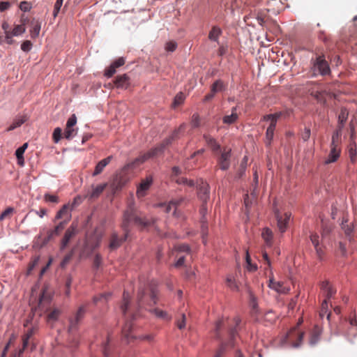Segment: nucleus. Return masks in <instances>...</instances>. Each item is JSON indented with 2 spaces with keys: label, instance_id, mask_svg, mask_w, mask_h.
Returning a JSON list of instances; mask_svg holds the SVG:
<instances>
[{
  "label": "nucleus",
  "instance_id": "f257e3e1",
  "mask_svg": "<svg viewBox=\"0 0 357 357\" xmlns=\"http://www.w3.org/2000/svg\"><path fill=\"white\" fill-rule=\"evenodd\" d=\"M157 286L158 284L154 280L147 284L141 283L137 293V303L135 306L130 303L129 294L125 291L123 292V302L120 307L123 314L134 318L138 309L156 304L158 301Z\"/></svg>",
  "mask_w": 357,
  "mask_h": 357
},
{
  "label": "nucleus",
  "instance_id": "f03ea898",
  "mask_svg": "<svg viewBox=\"0 0 357 357\" xmlns=\"http://www.w3.org/2000/svg\"><path fill=\"white\" fill-rule=\"evenodd\" d=\"M140 227L141 228H146L155 222L153 218H141L137 216L133 208H128L123 213V222L121 228L123 231V234L119 236L116 232H113L111 234L109 239V248L111 250L119 248L122 243L127 239L130 231L129 226L130 223Z\"/></svg>",
  "mask_w": 357,
  "mask_h": 357
},
{
  "label": "nucleus",
  "instance_id": "7ed1b4c3",
  "mask_svg": "<svg viewBox=\"0 0 357 357\" xmlns=\"http://www.w3.org/2000/svg\"><path fill=\"white\" fill-rule=\"evenodd\" d=\"M185 124L181 125L179 128L177 130H176L169 137L165 139L160 145L139 155L138 158L135 159V160H133L132 162L128 163L127 165H126L124 167V169L135 168V167L139 166V165L144 163L148 159L155 157L158 155L159 153H162L165 148L169 144H170L172 142L175 138L177 137L178 134L180 132L183 131L185 130Z\"/></svg>",
  "mask_w": 357,
  "mask_h": 357
},
{
  "label": "nucleus",
  "instance_id": "20e7f679",
  "mask_svg": "<svg viewBox=\"0 0 357 357\" xmlns=\"http://www.w3.org/2000/svg\"><path fill=\"white\" fill-rule=\"evenodd\" d=\"M311 64L312 67L310 70L313 76L318 75L324 76L331 73L329 64L325 59L324 55L317 56L315 59L312 58L311 59Z\"/></svg>",
  "mask_w": 357,
  "mask_h": 357
},
{
  "label": "nucleus",
  "instance_id": "39448f33",
  "mask_svg": "<svg viewBox=\"0 0 357 357\" xmlns=\"http://www.w3.org/2000/svg\"><path fill=\"white\" fill-rule=\"evenodd\" d=\"M340 131L335 132L332 136V141L331 143V150L328 157L324 161L325 165H328L336 162L340 156L341 149L340 146Z\"/></svg>",
  "mask_w": 357,
  "mask_h": 357
},
{
  "label": "nucleus",
  "instance_id": "423d86ee",
  "mask_svg": "<svg viewBox=\"0 0 357 357\" xmlns=\"http://www.w3.org/2000/svg\"><path fill=\"white\" fill-rule=\"evenodd\" d=\"M280 116V113H275L273 114L266 115L263 117V119L264 121H270V125L267 128L266 132L265 143L267 146H270L271 144V142L274 136V131L276 127V124Z\"/></svg>",
  "mask_w": 357,
  "mask_h": 357
},
{
  "label": "nucleus",
  "instance_id": "0eeeda50",
  "mask_svg": "<svg viewBox=\"0 0 357 357\" xmlns=\"http://www.w3.org/2000/svg\"><path fill=\"white\" fill-rule=\"evenodd\" d=\"M217 158V166L222 171L227 170L230 167L231 149L228 147L222 148L215 154Z\"/></svg>",
  "mask_w": 357,
  "mask_h": 357
},
{
  "label": "nucleus",
  "instance_id": "6e6552de",
  "mask_svg": "<svg viewBox=\"0 0 357 357\" xmlns=\"http://www.w3.org/2000/svg\"><path fill=\"white\" fill-rule=\"evenodd\" d=\"M297 326L292 328L284 337V343H289L293 347H298L301 344L304 333L298 331Z\"/></svg>",
  "mask_w": 357,
  "mask_h": 357
},
{
  "label": "nucleus",
  "instance_id": "1a4fd4ad",
  "mask_svg": "<svg viewBox=\"0 0 357 357\" xmlns=\"http://www.w3.org/2000/svg\"><path fill=\"white\" fill-rule=\"evenodd\" d=\"M86 308L87 304L80 306L78 308L77 311L74 314V316L70 318L68 332L70 335H73L74 331H76L77 330L79 322L82 320L85 315Z\"/></svg>",
  "mask_w": 357,
  "mask_h": 357
},
{
  "label": "nucleus",
  "instance_id": "9d476101",
  "mask_svg": "<svg viewBox=\"0 0 357 357\" xmlns=\"http://www.w3.org/2000/svg\"><path fill=\"white\" fill-rule=\"evenodd\" d=\"M274 212L277 219L278 228L281 233H284L289 225L291 213L285 212L284 214H282L278 209H275Z\"/></svg>",
  "mask_w": 357,
  "mask_h": 357
},
{
  "label": "nucleus",
  "instance_id": "9b49d317",
  "mask_svg": "<svg viewBox=\"0 0 357 357\" xmlns=\"http://www.w3.org/2000/svg\"><path fill=\"white\" fill-rule=\"evenodd\" d=\"M77 234V225L73 223L65 231L63 238L60 243V250H63L69 244L71 239H73Z\"/></svg>",
  "mask_w": 357,
  "mask_h": 357
},
{
  "label": "nucleus",
  "instance_id": "f8f14e48",
  "mask_svg": "<svg viewBox=\"0 0 357 357\" xmlns=\"http://www.w3.org/2000/svg\"><path fill=\"white\" fill-rule=\"evenodd\" d=\"M101 237L93 235L86 240L84 247L82 250L83 255H89L97 248L100 243Z\"/></svg>",
  "mask_w": 357,
  "mask_h": 357
},
{
  "label": "nucleus",
  "instance_id": "ddd939ff",
  "mask_svg": "<svg viewBox=\"0 0 357 357\" xmlns=\"http://www.w3.org/2000/svg\"><path fill=\"white\" fill-rule=\"evenodd\" d=\"M197 195L199 199L204 203H207L209 199V185L203 180H199L197 182Z\"/></svg>",
  "mask_w": 357,
  "mask_h": 357
},
{
  "label": "nucleus",
  "instance_id": "4468645a",
  "mask_svg": "<svg viewBox=\"0 0 357 357\" xmlns=\"http://www.w3.org/2000/svg\"><path fill=\"white\" fill-rule=\"evenodd\" d=\"M248 294L249 296V303L251 307V314L257 321H260L261 317H259V310L257 303V298L255 296L253 292L248 289Z\"/></svg>",
  "mask_w": 357,
  "mask_h": 357
},
{
  "label": "nucleus",
  "instance_id": "2eb2a0df",
  "mask_svg": "<svg viewBox=\"0 0 357 357\" xmlns=\"http://www.w3.org/2000/svg\"><path fill=\"white\" fill-rule=\"evenodd\" d=\"M248 294L249 296V303L251 307V314L257 321H260L261 317H259V310L257 303V298L255 296L253 292L248 289Z\"/></svg>",
  "mask_w": 357,
  "mask_h": 357
},
{
  "label": "nucleus",
  "instance_id": "dca6fc26",
  "mask_svg": "<svg viewBox=\"0 0 357 357\" xmlns=\"http://www.w3.org/2000/svg\"><path fill=\"white\" fill-rule=\"evenodd\" d=\"M66 225V221H61L53 229L50 230L47 232V236L43 239L42 245H46L54 236H59Z\"/></svg>",
  "mask_w": 357,
  "mask_h": 357
},
{
  "label": "nucleus",
  "instance_id": "f3484780",
  "mask_svg": "<svg viewBox=\"0 0 357 357\" xmlns=\"http://www.w3.org/2000/svg\"><path fill=\"white\" fill-rule=\"evenodd\" d=\"M152 182L153 178L151 176H149L142 181L137 190V195L138 197H142L145 195L146 191L149 190Z\"/></svg>",
  "mask_w": 357,
  "mask_h": 357
},
{
  "label": "nucleus",
  "instance_id": "a211bd4d",
  "mask_svg": "<svg viewBox=\"0 0 357 357\" xmlns=\"http://www.w3.org/2000/svg\"><path fill=\"white\" fill-rule=\"evenodd\" d=\"M203 137L206 144L211 148L214 154H216L222 149L216 139L210 135L204 134Z\"/></svg>",
  "mask_w": 357,
  "mask_h": 357
},
{
  "label": "nucleus",
  "instance_id": "6ab92c4d",
  "mask_svg": "<svg viewBox=\"0 0 357 357\" xmlns=\"http://www.w3.org/2000/svg\"><path fill=\"white\" fill-rule=\"evenodd\" d=\"M71 218V215L69 212V206L64 205L63 207L57 212L55 220L63 219L62 221H66V224L70 221Z\"/></svg>",
  "mask_w": 357,
  "mask_h": 357
},
{
  "label": "nucleus",
  "instance_id": "aec40b11",
  "mask_svg": "<svg viewBox=\"0 0 357 357\" xmlns=\"http://www.w3.org/2000/svg\"><path fill=\"white\" fill-rule=\"evenodd\" d=\"M349 112L344 107L341 108L340 112L338 116V128L335 132L340 131V136L342 135V130L347 120Z\"/></svg>",
  "mask_w": 357,
  "mask_h": 357
},
{
  "label": "nucleus",
  "instance_id": "412c9836",
  "mask_svg": "<svg viewBox=\"0 0 357 357\" xmlns=\"http://www.w3.org/2000/svg\"><path fill=\"white\" fill-rule=\"evenodd\" d=\"M321 289L325 294L326 299H330L336 292L335 289L329 284L328 281H323L321 283Z\"/></svg>",
  "mask_w": 357,
  "mask_h": 357
},
{
  "label": "nucleus",
  "instance_id": "4be33fe9",
  "mask_svg": "<svg viewBox=\"0 0 357 357\" xmlns=\"http://www.w3.org/2000/svg\"><path fill=\"white\" fill-rule=\"evenodd\" d=\"M114 84L117 88L126 89L130 84L129 77L125 74L117 76L114 81Z\"/></svg>",
  "mask_w": 357,
  "mask_h": 357
},
{
  "label": "nucleus",
  "instance_id": "5701e85b",
  "mask_svg": "<svg viewBox=\"0 0 357 357\" xmlns=\"http://www.w3.org/2000/svg\"><path fill=\"white\" fill-rule=\"evenodd\" d=\"M268 286L279 293L286 294L289 291V288L284 286L283 282H275L273 279H270Z\"/></svg>",
  "mask_w": 357,
  "mask_h": 357
},
{
  "label": "nucleus",
  "instance_id": "b1692460",
  "mask_svg": "<svg viewBox=\"0 0 357 357\" xmlns=\"http://www.w3.org/2000/svg\"><path fill=\"white\" fill-rule=\"evenodd\" d=\"M112 156H108L106 158L101 160L96 166L95 170L93 173V176H97L102 173L104 168L112 160Z\"/></svg>",
  "mask_w": 357,
  "mask_h": 357
},
{
  "label": "nucleus",
  "instance_id": "393cba45",
  "mask_svg": "<svg viewBox=\"0 0 357 357\" xmlns=\"http://www.w3.org/2000/svg\"><path fill=\"white\" fill-rule=\"evenodd\" d=\"M107 183L100 184L96 186H92V190L88 194L90 199H96L98 197L107 187Z\"/></svg>",
  "mask_w": 357,
  "mask_h": 357
},
{
  "label": "nucleus",
  "instance_id": "a878e982",
  "mask_svg": "<svg viewBox=\"0 0 357 357\" xmlns=\"http://www.w3.org/2000/svg\"><path fill=\"white\" fill-rule=\"evenodd\" d=\"M31 25L30 36L32 38H36L39 36L41 23L39 20L33 19L31 22Z\"/></svg>",
  "mask_w": 357,
  "mask_h": 357
},
{
  "label": "nucleus",
  "instance_id": "bb28decb",
  "mask_svg": "<svg viewBox=\"0 0 357 357\" xmlns=\"http://www.w3.org/2000/svg\"><path fill=\"white\" fill-rule=\"evenodd\" d=\"M238 119V115L236 112V107H234L231 109V114L230 115H225L222 118V121L225 124L231 125L234 123Z\"/></svg>",
  "mask_w": 357,
  "mask_h": 357
},
{
  "label": "nucleus",
  "instance_id": "cd10ccee",
  "mask_svg": "<svg viewBox=\"0 0 357 357\" xmlns=\"http://www.w3.org/2000/svg\"><path fill=\"white\" fill-rule=\"evenodd\" d=\"M321 334V329L318 326H315L310 333V344L311 345H314L317 343Z\"/></svg>",
  "mask_w": 357,
  "mask_h": 357
},
{
  "label": "nucleus",
  "instance_id": "c85d7f7f",
  "mask_svg": "<svg viewBox=\"0 0 357 357\" xmlns=\"http://www.w3.org/2000/svg\"><path fill=\"white\" fill-rule=\"evenodd\" d=\"M26 31V27L24 24L15 25L10 33H7V39H10L13 36H18L24 33Z\"/></svg>",
  "mask_w": 357,
  "mask_h": 357
},
{
  "label": "nucleus",
  "instance_id": "c756f323",
  "mask_svg": "<svg viewBox=\"0 0 357 357\" xmlns=\"http://www.w3.org/2000/svg\"><path fill=\"white\" fill-rule=\"evenodd\" d=\"M310 241L316 250L317 254L319 258H321L324 251L319 243V236L317 234H312L310 235Z\"/></svg>",
  "mask_w": 357,
  "mask_h": 357
},
{
  "label": "nucleus",
  "instance_id": "7c9ffc66",
  "mask_svg": "<svg viewBox=\"0 0 357 357\" xmlns=\"http://www.w3.org/2000/svg\"><path fill=\"white\" fill-rule=\"evenodd\" d=\"M183 202L182 199H174L169 202L167 205L161 204L160 206H165V211L166 213H169L170 211L174 208L173 214L174 215H176V208L178 205Z\"/></svg>",
  "mask_w": 357,
  "mask_h": 357
},
{
  "label": "nucleus",
  "instance_id": "2f4dec72",
  "mask_svg": "<svg viewBox=\"0 0 357 357\" xmlns=\"http://www.w3.org/2000/svg\"><path fill=\"white\" fill-rule=\"evenodd\" d=\"M342 229L344 230L345 235L351 240V234L353 233V225L349 224L347 220H343L342 222Z\"/></svg>",
  "mask_w": 357,
  "mask_h": 357
},
{
  "label": "nucleus",
  "instance_id": "473e14b6",
  "mask_svg": "<svg viewBox=\"0 0 357 357\" xmlns=\"http://www.w3.org/2000/svg\"><path fill=\"white\" fill-rule=\"evenodd\" d=\"M222 34V30L218 26H214L208 33V38L212 41L218 42L219 36Z\"/></svg>",
  "mask_w": 357,
  "mask_h": 357
},
{
  "label": "nucleus",
  "instance_id": "72a5a7b5",
  "mask_svg": "<svg viewBox=\"0 0 357 357\" xmlns=\"http://www.w3.org/2000/svg\"><path fill=\"white\" fill-rule=\"evenodd\" d=\"M262 238L264 240L267 246H271L273 240V232L268 228H265L261 234Z\"/></svg>",
  "mask_w": 357,
  "mask_h": 357
},
{
  "label": "nucleus",
  "instance_id": "f704fd0d",
  "mask_svg": "<svg viewBox=\"0 0 357 357\" xmlns=\"http://www.w3.org/2000/svg\"><path fill=\"white\" fill-rule=\"evenodd\" d=\"M226 283L227 287L232 291H238L239 290V287L236 282L234 277L231 275H227L226 278Z\"/></svg>",
  "mask_w": 357,
  "mask_h": 357
},
{
  "label": "nucleus",
  "instance_id": "c9c22d12",
  "mask_svg": "<svg viewBox=\"0 0 357 357\" xmlns=\"http://www.w3.org/2000/svg\"><path fill=\"white\" fill-rule=\"evenodd\" d=\"M26 121V116H20L14 119L13 122L10 124V126L7 128L8 131H11L21 125H22Z\"/></svg>",
  "mask_w": 357,
  "mask_h": 357
},
{
  "label": "nucleus",
  "instance_id": "e433bc0d",
  "mask_svg": "<svg viewBox=\"0 0 357 357\" xmlns=\"http://www.w3.org/2000/svg\"><path fill=\"white\" fill-rule=\"evenodd\" d=\"M110 297V293H104L100 294L99 296H94L93 298V301L95 304H98V303L104 304L108 301Z\"/></svg>",
  "mask_w": 357,
  "mask_h": 357
},
{
  "label": "nucleus",
  "instance_id": "4c0bfd02",
  "mask_svg": "<svg viewBox=\"0 0 357 357\" xmlns=\"http://www.w3.org/2000/svg\"><path fill=\"white\" fill-rule=\"evenodd\" d=\"M356 142L352 140L349 146V156L351 162L356 161Z\"/></svg>",
  "mask_w": 357,
  "mask_h": 357
},
{
  "label": "nucleus",
  "instance_id": "58836bf2",
  "mask_svg": "<svg viewBox=\"0 0 357 357\" xmlns=\"http://www.w3.org/2000/svg\"><path fill=\"white\" fill-rule=\"evenodd\" d=\"M77 128L66 126L64 137L68 140L73 139L77 133Z\"/></svg>",
  "mask_w": 357,
  "mask_h": 357
},
{
  "label": "nucleus",
  "instance_id": "ea45409f",
  "mask_svg": "<svg viewBox=\"0 0 357 357\" xmlns=\"http://www.w3.org/2000/svg\"><path fill=\"white\" fill-rule=\"evenodd\" d=\"M51 301V296L47 291L44 289L40 295L39 299V307H43L45 303H50Z\"/></svg>",
  "mask_w": 357,
  "mask_h": 357
},
{
  "label": "nucleus",
  "instance_id": "a19ab883",
  "mask_svg": "<svg viewBox=\"0 0 357 357\" xmlns=\"http://www.w3.org/2000/svg\"><path fill=\"white\" fill-rule=\"evenodd\" d=\"M153 314L155 315V317L165 319V320H170L171 317L167 313V312L160 310L158 308H155L151 311Z\"/></svg>",
  "mask_w": 357,
  "mask_h": 357
},
{
  "label": "nucleus",
  "instance_id": "79ce46f5",
  "mask_svg": "<svg viewBox=\"0 0 357 357\" xmlns=\"http://www.w3.org/2000/svg\"><path fill=\"white\" fill-rule=\"evenodd\" d=\"M211 91L218 93L222 91L225 89V86L223 82L220 79L216 80L211 86Z\"/></svg>",
  "mask_w": 357,
  "mask_h": 357
},
{
  "label": "nucleus",
  "instance_id": "37998d69",
  "mask_svg": "<svg viewBox=\"0 0 357 357\" xmlns=\"http://www.w3.org/2000/svg\"><path fill=\"white\" fill-rule=\"evenodd\" d=\"M240 319L238 318H235L234 319V322L235 323V327L234 328H231L229 329V336H230V341H229V344H231V346H234V343H233V341L234 340V337H235V335H236V327L238 326V324H240Z\"/></svg>",
  "mask_w": 357,
  "mask_h": 357
},
{
  "label": "nucleus",
  "instance_id": "c03bdc74",
  "mask_svg": "<svg viewBox=\"0 0 357 357\" xmlns=\"http://www.w3.org/2000/svg\"><path fill=\"white\" fill-rule=\"evenodd\" d=\"M132 329V325L130 322L127 321L122 329V333L123 337L127 340L128 342L130 341V333Z\"/></svg>",
  "mask_w": 357,
  "mask_h": 357
},
{
  "label": "nucleus",
  "instance_id": "a18cd8bd",
  "mask_svg": "<svg viewBox=\"0 0 357 357\" xmlns=\"http://www.w3.org/2000/svg\"><path fill=\"white\" fill-rule=\"evenodd\" d=\"M61 311L59 309H54L47 314V321H55L57 320Z\"/></svg>",
  "mask_w": 357,
  "mask_h": 357
},
{
  "label": "nucleus",
  "instance_id": "49530a36",
  "mask_svg": "<svg viewBox=\"0 0 357 357\" xmlns=\"http://www.w3.org/2000/svg\"><path fill=\"white\" fill-rule=\"evenodd\" d=\"M15 213V209L13 207H8L0 215V221L3 220L6 218H10Z\"/></svg>",
  "mask_w": 357,
  "mask_h": 357
},
{
  "label": "nucleus",
  "instance_id": "de8ad7c7",
  "mask_svg": "<svg viewBox=\"0 0 357 357\" xmlns=\"http://www.w3.org/2000/svg\"><path fill=\"white\" fill-rule=\"evenodd\" d=\"M185 99V96L183 93H178L174 98L173 105L174 107H177L181 105Z\"/></svg>",
  "mask_w": 357,
  "mask_h": 357
},
{
  "label": "nucleus",
  "instance_id": "09e8293b",
  "mask_svg": "<svg viewBox=\"0 0 357 357\" xmlns=\"http://www.w3.org/2000/svg\"><path fill=\"white\" fill-rule=\"evenodd\" d=\"M62 137V130L59 127L56 128L54 130L52 135V139L54 143L57 144Z\"/></svg>",
  "mask_w": 357,
  "mask_h": 357
},
{
  "label": "nucleus",
  "instance_id": "8fccbe9b",
  "mask_svg": "<svg viewBox=\"0 0 357 357\" xmlns=\"http://www.w3.org/2000/svg\"><path fill=\"white\" fill-rule=\"evenodd\" d=\"M74 255V250H72L70 252H69L64 257L63 259H62L61 262V268H65L68 264L70 262V261L73 258V256Z\"/></svg>",
  "mask_w": 357,
  "mask_h": 357
},
{
  "label": "nucleus",
  "instance_id": "3c124183",
  "mask_svg": "<svg viewBox=\"0 0 357 357\" xmlns=\"http://www.w3.org/2000/svg\"><path fill=\"white\" fill-rule=\"evenodd\" d=\"M191 125L192 128H199L200 126L201 119L198 114L195 113L192 114L191 119Z\"/></svg>",
  "mask_w": 357,
  "mask_h": 357
},
{
  "label": "nucleus",
  "instance_id": "603ef678",
  "mask_svg": "<svg viewBox=\"0 0 357 357\" xmlns=\"http://www.w3.org/2000/svg\"><path fill=\"white\" fill-rule=\"evenodd\" d=\"M63 0H56L54 6V10H53V17L54 18H56L60 11V9L62 6Z\"/></svg>",
  "mask_w": 357,
  "mask_h": 357
},
{
  "label": "nucleus",
  "instance_id": "864d4df0",
  "mask_svg": "<svg viewBox=\"0 0 357 357\" xmlns=\"http://www.w3.org/2000/svg\"><path fill=\"white\" fill-rule=\"evenodd\" d=\"M124 183H122L118 178L114 180L113 183L111 185L112 190L115 192L116 191L121 189Z\"/></svg>",
  "mask_w": 357,
  "mask_h": 357
},
{
  "label": "nucleus",
  "instance_id": "5fc2aeb1",
  "mask_svg": "<svg viewBox=\"0 0 357 357\" xmlns=\"http://www.w3.org/2000/svg\"><path fill=\"white\" fill-rule=\"evenodd\" d=\"M185 320L186 317L185 314L182 313L181 314V318L176 320V326L179 329H183L185 327Z\"/></svg>",
  "mask_w": 357,
  "mask_h": 357
},
{
  "label": "nucleus",
  "instance_id": "6e6d98bb",
  "mask_svg": "<svg viewBox=\"0 0 357 357\" xmlns=\"http://www.w3.org/2000/svg\"><path fill=\"white\" fill-rule=\"evenodd\" d=\"M175 250L178 252L190 253V247L187 244H181L175 247Z\"/></svg>",
  "mask_w": 357,
  "mask_h": 357
},
{
  "label": "nucleus",
  "instance_id": "4d7b16f0",
  "mask_svg": "<svg viewBox=\"0 0 357 357\" xmlns=\"http://www.w3.org/2000/svg\"><path fill=\"white\" fill-rule=\"evenodd\" d=\"M225 326V321L222 319L218 320L215 324V336L217 338L220 337L219 335V331L220 330Z\"/></svg>",
  "mask_w": 357,
  "mask_h": 357
},
{
  "label": "nucleus",
  "instance_id": "13d9d810",
  "mask_svg": "<svg viewBox=\"0 0 357 357\" xmlns=\"http://www.w3.org/2000/svg\"><path fill=\"white\" fill-rule=\"evenodd\" d=\"M227 347V344L224 343L222 344L220 347L218 349V350L216 351L215 354L213 357H224L225 353V349Z\"/></svg>",
  "mask_w": 357,
  "mask_h": 357
},
{
  "label": "nucleus",
  "instance_id": "bf43d9fd",
  "mask_svg": "<svg viewBox=\"0 0 357 357\" xmlns=\"http://www.w3.org/2000/svg\"><path fill=\"white\" fill-rule=\"evenodd\" d=\"M116 68L111 64L105 71V75L107 77H111L116 73Z\"/></svg>",
  "mask_w": 357,
  "mask_h": 357
},
{
  "label": "nucleus",
  "instance_id": "052dcab7",
  "mask_svg": "<svg viewBox=\"0 0 357 357\" xmlns=\"http://www.w3.org/2000/svg\"><path fill=\"white\" fill-rule=\"evenodd\" d=\"M20 8L24 12L29 11L31 8V4L26 1H23L20 3Z\"/></svg>",
  "mask_w": 357,
  "mask_h": 357
},
{
  "label": "nucleus",
  "instance_id": "680f3d73",
  "mask_svg": "<svg viewBox=\"0 0 357 357\" xmlns=\"http://www.w3.org/2000/svg\"><path fill=\"white\" fill-rule=\"evenodd\" d=\"M32 47V43L30 40H25L21 45V49L22 51L28 52L31 50Z\"/></svg>",
  "mask_w": 357,
  "mask_h": 357
},
{
  "label": "nucleus",
  "instance_id": "e2e57ef3",
  "mask_svg": "<svg viewBox=\"0 0 357 357\" xmlns=\"http://www.w3.org/2000/svg\"><path fill=\"white\" fill-rule=\"evenodd\" d=\"M29 339L24 336L22 337V348L20 349L19 353L17 354V357H20L21 354L23 353L24 350L26 349L29 345Z\"/></svg>",
  "mask_w": 357,
  "mask_h": 357
},
{
  "label": "nucleus",
  "instance_id": "0e129e2a",
  "mask_svg": "<svg viewBox=\"0 0 357 357\" xmlns=\"http://www.w3.org/2000/svg\"><path fill=\"white\" fill-rule=\"evenodd\" d=\"M177 47V44L174 41H169L166 43L165 50L168 52H174Z\"/></svg>",
  "mask_w": 357,
  "mask_h": 357
},
{
  "label": "nucleus",
  "instance_id": "69168bd1",
  "mask_svg": "<svg viewBox=\"0 0 357 357\" xmlns=\"http://www.w3.org/2000/svg\"><path fill=\"white\" fill-rule=\"evenodd\" d=\"M264 318L265 321H267L268 322H273L275 319V315L272 311H268L264 315Z\"/></svg>",
  "mask_w": 357,
  "mask_h": 357
},
{
  "label": "nucleus",
  "instance_id": "338daca9",
  "mask_svg": "<svg viewBox=\"0 0 357 357\" xmlns=\"http://www.w3.org/2000/svg\"><path fill=\"white\" fill-rule=\"evenodd\" d=\"M77 123V117L75 114H73L67 121V127H74Z\"/></svg>",
  "mask_w": 357,
  "mask_h": 357
},
{
  "label": "nucleus",
  "instance_id": "774afa93",
  "mask_svg": "<svg viewBox=\"0 0 357 357\" xmlns=\"http://www.w3.org/2000/svg\"><path fill=\"white\" fill-rule=\"evenodd\" d=\"M331 231V227L326 224H324L322 225V232H321L322 237L324 238L325 236L328 235L330 234Z\"/></svg>",
  "mask_w": 357,
  "mask_h": 357
}]
</instances>
